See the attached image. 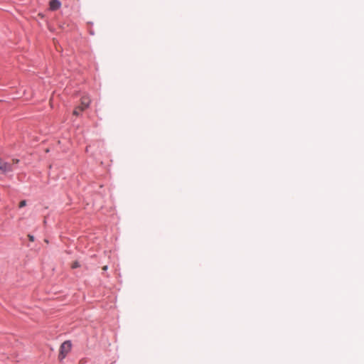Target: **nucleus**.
Segmentation results:
<instances>
[{
	"mask_svg": "<svg viewBox=\"0 0 364 364\" xmlns=\"http://www.w3.org/2000/svg\"><path fill=\"white\" fill-rule=\"evenodd\" d=\"M28 239H29V240H30L31 242H33V241H34V237H33V235H28Z\"/></svg>",
	"mask_w": 364,
	"mask_h": 364,
	"instance_id": "nucleus-7",
	"label": "nucleus"
},
{
	"mask_svg": "<svg viewBox=\"0 0 364 364\" xmlns=\"http://www.w3.org/2000/svg\"><path fill=\"white\" fill-rule=\"evenodd\" d=\"M12 161H13V164H18L19 161H18V159H13Z\"/></svg>",
	"mask_w": 364,
	"mask_h": 364,
	"instance_id": "nucleus-8",
	"label": "nucleus"
},
{
	"mask_svg": "<svg viewBox=\"0 0 364 364\" xmlns=\"http://www.w3.org/2000/svg\"><path fill=\"white\" fill-rule=\"evenodd\" d=\"M61 6V3L59 0H50V9L52 11L58 10Z\"/></svg>",
	"mask_w": 364,
	"mask_h": 364,
	"instance_id": "nucleus-4",
	"label": "nucleus"
},
{
	"mask_svg": "<svg viewBox=\"0 0 364 364\" xmlns=\"http://www.w3.org/2000/svg\"><path fill=\"white\" fill-rule=\"evenodd\" d=\"M26 200H21L19 203V208H21L26 206Z\"/></svg>",
	"mask_w": 364,
	"mask_h": 364,
	"instance_id": "nucleus-6",
	"label": "nucleus"
},
{
	"mask_svg": "<svg viewBox=\"0 0 364 364\" xmlns=\"http://www.w3.org/2000/svg\"><path fill=\"white\" fill-rule=\"evenodd\" d=\"M108 269V267L107 265L104 266L102 267V270L106 271Z\"/></svg>",
	"mask_w": 364,
	"mask_h": 364,
	"instance_id": "nucleus-9",
	"label": "nucleus"
},
{
	"mask_svg": "<svg viewBox=\"0 0 364 364\" xmlns=\"http://www.w3.org/2000/svg\"><path fill=\"white\" fill-rule=\"evenodd\" d=\"M80 267V264L77 261H75L73 262V264H71V268L72 269H75V268H77Z\"/></svg>",
	"mask_w": 364,
	"mask_h": 364,
	"instance_id": "nucleus-5",
	"label": "nucleus"
},
{
	"mask_svg": "<svg viewBox=\"0 0 364 364\" xmlns=\"http://www.w3.org/2000/svg\"><path fill=\"white\" fill-rule=\"evenodd\" d=\"M90 102L91 100L88 96L82 97L80 99V105L73 110V114L76 117L79 116L81 112L89 107Z\"/></svg>",
	"mask_w": 364,
	"mask_h": 364,
	"instance_id": "nucleus-1",
	"label": "nucleus"
},
{
	"mask_svg": "<svg viewBox=\"0 0 364 364\" xmlns=\"http://www.w3.org/2000/svg\"><path fill=\"white\" fill-rule=\"evenodd\" d=\"M71 349V343L69 341L63 342L60 347L59 359L63 360Z\"/></svg>",
	"mask_w": 364,
	"mask_h": 364,
	"instance_id": "nucleus-2",
	"label": "nucleus"
},
{
	"mask_svg": "<svg viewBox=\"0 0 364 364\" xmlns=\"http://www.w3.org/2000/svg\"><path fill=\"white\" fill-rule=\"evenodd\" d=\"M11 171L12 167L11 164L0 160V172L5 173Z\"/></svg>",
	"mask_w": 364,
	"mask_h": 364,
	"instance_id": "nucleus-3",
	"label": "nucleus"
}]
</instances>
